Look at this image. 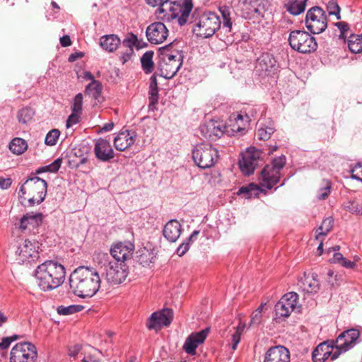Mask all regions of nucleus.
<instances>
[{
  "label": "nucleus",
  "mask_w": 362,
  "mask_h": 362,
  "mask_svg": "<svg viewBox=\"0 0 362 362\" xmlns=\"http://www.w3.org/2000/svg\"><path fill=\"white\" fill-rule=\"evenodd\" d=\"M70 292L85 298L93 297L100 287L101 279L95 269L78 267L69 276Z\"/></svg>",
  "instance_id": "1"
},
{
  "label": "nucleus",
  "mask_w": 362,
  "mask_h": 362,
  "mask_svg": "<svg viewBox=\"0 0 362 362\" xmlns=\"http://www.w3.org/2000/svg\"><path fill=\"white\" fill-rule=\"evenodd\" d=\"M65 276L64 267L53 260L44 262L35 271L37 285L44 291L58 288L64 281Z\"/></svg>",
  "instance_id": "2"
},
{
  "label": "nucleus",
  "mask_w": 362,
  "mask_h": 362,
  "mask_svg": "<svg viewBox=\"0 0 362 362\" xmlns=\"http://www.w3.org/2000/svg\"><path fill=\"white\" fill-rule=\"evenodd\" d=\"M193 5L190 1L184 2L175 0H165L158 8L159 13H164L163 18L168 21L177 19L180 25H184L189 18Z\"/></svg>",
  "instance_id": "3"
},
{
  "label": "nucleus",
  "mask_w": 362,
  "mask_h": 362,
  "mask_svg": "<svg viewBox=\"0 0 362 362\" xmlns=\"http://www.w3.org/2000/svg\"><path fill=\"white\" fill-rule=\"evenodd\" d=\"M286 157L281 156L274 158L270 165H267L261 173V185L271 189L279 182L281 177L280 170L285 166Z\"/></svg>",
  "instance_id": "4"
},
{
  "label": "nucleus",
  "mask_w": 362,
  "mask_h": 362,
  "mask_svg": "<svg viewBox=\"0 0 362 362\" xmlns=\"http://www.w3.org/2000/svg\"><path fill=\"white\" fill-rule=\"evenodd\" d=\"M288 40L293 49L303 54L314 52L317 47L315 38L303 30L291 31Z\"/></svg>",
  "instance_id": "5"
},
{
  "label": "nucleus",
  "mask_w": 362,
  "mask_h": 362,
  "mask_svg": "<svg viewBox=\"0 0 362 362\" xmlns=\"http://www.w3.org/2000/svg\"><path fill=\"white\" fill-rule=\"evenodd\" d=\"M194 163L201 168H209L214 165L218 158V151L210 144L197 145L192 151Z\"/></svg>",
  "instance_id": "6"
},
{
  "label": "nucleus",
  "mask_w": 362,
  "mask_h": 362,
  "mask_svg": "<svg viewBox=\"0 0 362 362\" xmlns=\"http://www.w3.org/2000/svg\"><path fill=\"white\" fill-rule=\"evenodd\" d=\"M221 21L218 15L214 13H204L199 18L193 32L197 36L203 38L211 37L221 27Z\"/></svg>",
  "instance_id": "7"
},
{
  "label": "nucleus",
  "mask_w": 362,
  "mask_h": 362,
  "mask_svg": "<svg viewBox=\"0 0 362 362\" xmlns=\"http://www.w3.org/2000/svg\"><path fill=\"white\" fill-rule=\"evenodd\" d=\"M305 23L307 29L313 34H320L327 27L325 11L320 6L310 8L305 16Z\"/></svg>",
  "instance_id": "8"
},
{
  "label": "nucleus",
  "mask_w": 362,
  "mask_h": 362,
  "mask_svg": "<svg viewBox=\"0 0 362 362\" xmlns=\"http://www.w3.org/2000/svg\"><path fill=\"white\" fill-rule=\"evenodd\" d=\"M359 337L360 332L355 328L341 332L334 341L336 351L332 356V360H335L340 354L352 349L358 343Z\"/></svg>",
  "instance_id": "9"
},
{
  "label": "nucleus",
  "mask_w": 362,
  "mask_h": 362,
  "mask_svg": "<svg viewBox=\"0 0 362 362\" xmlns=\"http://www.w3.org/2000/svg\"><path fill=\"white\" fill-rule=\"evenodd\" d=\"M37 355L36 347L32 343H18L11 351L10 362H35Z\"/></svg>",
  "instance_id": "10"
},
{
  "label": "nucleus",
  "mask_w": 362,
  "mask_h": 362,
  "mask_svg": "<svg viewBox=\"0 0 362 362\" xmlns=\"http://www.w3.org/2000/svg\"><path fill=\"white\" fill-rule=\"evenodd\" d=\"M104 270L106 280L112 284L122 283L128 275L127 264L118 263L110 260H107V263L104 264Z\"/></svg>",
  "instance_id": "11"
},
{
  "label": "nucleus",
  "mask_w": 362,
  "mask_h": 362,
  "mask_svg": "<svg viewBox=\"0 0 362 362\" xmlns=\"http://www.w3.org/2000/svg\"><path fill=\"white\" fill-rule=\"evenodd\" d=\"M261 156V152L255 147H250L243 154L242 159L239 161L241 171L245 175H251L254 173L258 165Z\"/></svg>",
  "instance_id": "12"
},
{
  "label": "nucleus",
  "mask_w": 362,
  "mask_h": 362,
  "mask_svg": "<svg viewBox=\"0 0 362 362\" xmlns=\"http://www.w3.org/2000/svg\"><path fill=\"white\" fill-rule=\"evenodd\" d=\"M173 319V310L169 308H165L160 311L152 313L147 320L146 326L149 329L158 330L162 327L169 326Z\"/></svg>",
  "instance_id": "13"
},
{
  "label": "nucleus",
  "mask_w": 362,
  "mask_h": 362,
  "mask_svg": "<svg viewBox=\"0 0 362 362\" xmlns=\"http://www.w3.org/2000/svg\"><path fill=\"white\" fill-rule=\"evenodd\" d=\"M169 31L162 22L151 23L146 30V36L151 44L158 45L163 43L168 37Z\"/></svg>",
  "instance_id": "14"
},
{
  "label": "nucleus",
  "mask_w": 362,
  "mask_h": 362,
  "mask_svg": "<svg viewBox=\"0 0 362 362\" xmlns=\"http://www.w3.org/2000/svg\"><path fill=\"white\" fill-rule=\"evenodd\" d=\"M25 185L28 189L29 195H36L38 197L37 204H41L47 194V182L37 176H33L27 179Z\"/></svg>",
  "instance_id": "15"
},
{
  "label": "nucleus",
  "mask_w": 362,
  "mask_h": 362,
  "mask_svg": "<svg viewBox=\"0 0 362 362\" xmlns=\"http://www.w3.org/2000/svg\"><path fill=\"white\" fill-rule=\"evenodd\" d=\"M134 245L129 243H118L112 246L110 254L113 258L112 262L126 264L125 261L132 257Z\"/></svg>",
  "instance_id": "16"
},
{
  "label": "nucleus",
  "mask_w": 362,
  "mask_h": 362,
  "mask_svg": "<svg viewBox=\"0 0 362 362\" xmlns=\"http://www.w3.org/2000/svg\"><path fill=\"white\" fill-rule=\"evenodd\" d=\"M334 340L326 341L320 343L312 353V360L313 362H325L329 358L332 360V356L334 352L333 349L335 347Z\"/></svg>",
  "instance_id": "17"
},
{
  "label": "nucleus",
  "mask_w": 362,
  "mask_h": 362,
  "mask_svg": "<svg viewBox=\"0 0 362 362\" xmlns=\"http://www.w3.org/2000/svg\"><path fill=\"white\" fill-rule=\"evenodd\" d=\"M94 153L95 157L103 162H109L115 157V152L110 141L102 138L95 141Z\"/></svg>",
  "instance_id": "18"
},
{
  "label": "nucleus",
  "mask_w": 362,
  "mask_h": 362,
  "mask_svg": "<svg viewBox=\"0 0 362 362\" xmlns=\"http://www.w3.org/2000/svg\"><path fill=\"white\" fill-rule=\"evenodd\" d=\"M36 243H32L28 240H25L18 247L16 254L19 256V259L22 262H33L38 258V251L37 250Z\"/></svg>",
  "instance_id": "19"
},
{
  "label": "nucleus",
  "mask_w": 362,
  "mask_h": 362,
  "mask_svg": "<svg viewBox=\"0 0 362 362\" xmlns=\"http://www.w3.org/2000/svg\"><path fill=\"white\" fill-rule=\"evenodd\" d=\"M209 328H206L199 332L191 334L185 340L183 346L185 351L190 355H194L199 344L203 343L207 337Z\"/></svg>",
  "instance_id": "20"
},
{
  "label": "nucleus",
  "mask_w": 362,
  "mask_h": 362,
  "mask_svg": "<svg viewBox=\"0 0 362 362\" xmlns=\"http://www.w3.org/2000/svg\"><path fill=\"white\" fill-rule=\"evenodd\" d=\"M256 68L258 71L269 75L278 70L279 64L272 54L266 52L257 59Z\"/></svg>",
  "instance_id": "21"
},
{
  "label": "nucleus",
  "mask_w": 362,
  "mask_h": 362,
  "mask_svg": "<svg viewBox=\"0 0 362 362\" xmlns=\"http://www.w3.org/2000/svg\"><path fill=\"white\" fill-rule=\"evenodd\" d=\"M224 127L217 122L211 120L202 124L199 130L202 135L207 139L214 140L221 138L223 134Z\"/></svg>",
  "instance_id": "22"
},
{
  "label": "nucleus",
  "mask_w": 362,
  "mask_h": 362,
  "mask_svg": "<svg viewBox=\"0 0 362 362\" xmlns=\"http://www.w3.org/2000/svg\"><path fill=\"white\" fill-rule=\"evenodd\" d=\"M290 352L283 346L271 347L265 354L264 362H289Z\"/></svg>",
  "instance_id": "23"
},
{
  "label": "nucleus",
  "mask_w": 362,
  "mask_h": 362,
  "mask_svg": "<svg viewBox=\"0 0 362 362\" xmlns=\"http://www.w3.org/2000/svg\"><path fill=\"white\" fill-rule=\"evenodd\" d=\"M136 133L134 131L120 132L114 139V146L117 151H124L135 142Z\"/></svg>",
  "instance_id": "24"
},
{
  "label": "nucleus",
  "mask_w": 362,
  "mask_h": 362,
  "mask_svg": "<svg viewBox=\"0 0 362 362\" xmlns=\"http://www.w3.org/2000/svg\"><path fill=\"white\" fill-rule=\"evenodd\" d=\"M302 291L308 293H315L320 290V283L317 275L315 273L305 274L298 284Z\"/></svg>",
  "instance_id": "25"
},
{
  "label": "nucleus",
  "mask_w": 362,
  "mask_h": 362,
  "mask_svg": "<svg viewBox=\"0 0 362 362\" xmlns=\"http://www.w3.org/2000/svg\"><path fill=\"white\" fill-rule=\"evenodd\" d=\"M174 57H173L172 59L163 62L164 65L162 69L166 71V74L163 76L165 78H173L182 64V56L178 51L175 52Z\"/></svg>",
  "instance_id": "26"
},
{
  "label": "nucleus",
  "mask_w": 362,
  "mask_h": 362,
  "mask_svg": "<svg viewBox=\"0 0 362 362\" xmlns=\"http://www.w3.org/2000/svg\"><path fill=\"white\" fill-rule=\"evenodd\" d=\"M42 213H27L20 219L19 228L21 231L30 230V227L35 228L42 223Z\"/></svg>",
  "instance_id": "27"
},
{
  "label": "nucleus",
  "mask_w": 362,
  "mask_h": 362,
  "mask_svg": "<svg viewBox=\"0 0 362 362\" xmlns=\"http://www.w3.org/2000/svg\"><path fill=\"white\" fill-rule=\"evenodd\" d=\"M181 230V224L177 220L173 219L165 225L163 234L169 242L175 243L179 238Z\"/></svg>",
  "instance_id": "28"
},
{
  "label": "nucleus",
  "mask_w": 362,
  "mask_h": 362,
  "mask_svg": "<svg viewBox=\"0 0 362 362\" xmlns=\"http://www.w3.org/2000/svg\"><path fill=\"white\" fill-rule=\"evenodd\" d=\"M267 4L264 0H250L246 5V9L251 17L259 18L263 16Z\"/></svg>",
  "instance_id": "29"
},
{
  "label": "nucleus",
  "mask_w": 362,
  "mask_h": 362,
  "mask_svg": "<svg viewBox=\"0 0 362 362\" xmlns=\"http://www.w3.org/2000/svg\"><path fill=\"white\" fill-rule=\"evenodd\" d=\"M148 107L151 110H154L156 108V105L158 102V87L157 83L156 76L152 75L150 78L149 91H148Z\"/></svg>",
  "instance_id": "30"
},
{
  "label": "nucleus",
  "mask_w": 362,
  "mask_h": 362,
  "mask_svg": "<svg viewBox=\"0 0 362 362\" xmlns=\"http://www.w3.org/2000/svg\"><path fill=\"white\" fill-rule=\"evenodd\" d=\"M120 42V39L115 35H104L100 39V45L109 52L116 50Z\"/></svg>",
  "instance_id": "31"
},
{
  "label": "nucleus",
  "mask_w": 362,
  "mask_h": 362,
  "mask_svg": "<svg viewBox=\"0 0 362 362\" xmlns=\"http://www.w3.org/2000/svg\"><path fill=\"white\" fill-rule=\"evenodd\" d=\"M308 0H288L285 4L286 11L293 16H298L305 10Z\"/></svg>",
  "instance_id": "32"
},
{
  "label": "nucleus",
  "mask_w": 362,
  "mask_h": 362,
  "mask_svg": "<svg viewBox=\"0 0 362 362\" xmlns=\"http://www.w3.org/2000/svg\"><path fill=\"white\" fill-rule=\"evenodd\" d=\"M103 90L102 83L97 80H93L91 83H88L85 89L86 95H88L95 100L100 102L101 93Z\"/></svg>",
  "instance_id": "33"
},
{
  "label": "nucleus",
  "mask_w": 362,
  "mask_h": 362,
  "mask_svg": "<svg viewBox=\"0 0 362 362\" xmlns=\"http://www.w3.org/2000/svg\"><path fill=\"white\" fill-rule=\"evenodd\" d=\"M260 191L259 187L254 183H250L246 186L241 187L237 194L238 195L244 194L245 198L250 199L257 197Z\"/></svg>",
  "instance_id": "34"
},
{
  "label": "nucleus",
  "mask_w": 362,
  "mask_h": 362,
  "mask_svg": "<svg viewBox=\"0 0 362 362\" xmlns=\"http://www.w3.org/2000/svg\"><path fill=\"white\" fill-rule=\"evenodd\" d=\"M348 47L353 53H360L362 52V34H351L348 39Z\"/></svg>",
  "instance_id": "35"
},
{
  "label": "nucleus",
  "mask_w": 362,
  "mask_h": 362,
  "mask_svg": "<svg viewBox=\"0 0 362 362\" xmlns=\"http://www.w3.org/2000/svg\"><path fill=\"white\" fill-rule=\"evenodd\" d=\"M27 148V142L21 138H15L9 144V149L16 155L22 154Z\"/></svg>",
  "instance_id": "36"
},
{
  "label": "nucleus",
  "mask_w": 362,
  "mask_h": 362,
  "mask_svg": "<svg viewBox=\"0 0 362 362\" xmlns=\"http://www.w3.org/2000/svg\"><path fill=\"white\" fill-rule=\"evenodd\" d=\"M153 57V52L148 51L145 52L141 58L142 69L146 74H150L153 70L154 64Z\"/></svg>",
  "instance_id": "37"
},
{
  "label": "nucleus",
  "mask_w": 362,
  "mask_h": 362,
  "mask_svg": "<svg viewBox=\"0 0 362 362\" xmlns=\"http://www.w3.org/2000/svg\"><path fill=\"white\" fill-rule=\"evenodd\" d=\"M199 233V230H194L192 234L177 249V254L183 256L189 249L191 242L194 241Z\"/></svg>",
  "instance_id": "38"
},
{
  "label": "nucleus",
  "mask_w": 362,
  "mask_h": 362,
  "mask_svg": "<svg viewBox=\"0 0 362 362\" xmlns=\"http://www.w3.org/2000/svg\"><path fill=\"white\" fill-rule=\"evenodd\" d=\"M173 45V42H171L158 49V53L160 61H168L175 57L174 55L175 54V52L177 50H172Z\"/></svg>",
  "instance_id": "39"
},
{
  "label": "nucleus",
  "mask_w": 362,
  "mask_h": 362,
  "mask_svg": "<svg viewBox=\"0 0 362 362\" xmlns=\"http://www.w3.org/2000/svg\"><path fill=\"white\" fill-rule=\"evenodd\" d=\"M333 225L334 219L332 217H327L325 218L320 226L316 230L317 233L316 239H318L320 235H327V234L332 229Z\"/></svg>",
  "instance_id": "40"
},
{
  "label": "nucleus",
  "mask_w": 362,
  "mask_h": 362,
  "mask_svg": "<svg viewBox=\"0 0 362 362\" xmlns=\"http://www.w3.org/2000/svg\"><path fill=\"white\" fill-rule=\"evenodd\" d=\"M34 111L30 107H23L17 113V119L20 123L27 124L33 119Z\"/></svg>",
  "instance_id": "41"
},
{
  "label": "nucleus",
  "mask_w": 362,
  "mask_h": 362,
  "mask_svg": "<svg viewBox=\"0 0 362 362\" xmlns=\"http://www.w3.org/2000/svg\"><path fill=\"white\" fill-rule=\"evenodd\" d=\"M332 187V182L327 180L324 179L322 180L321 186L318 190L317 199L320 200L326 199L330 194V189Z\"/></svg>",
  "instance_id": "42"
},
{
  "label": "nucleus",
  "mask_w": 362,
  "mask_h": 362,
  "mask_svg": "<svg viewBox=\"0 0 362 362\" xmlns=\"http://www.w3.org/2000/svg\"><path fill=\"white\" fill-rule=\"evenodd\" d=\"M154 258L155 255L152 252L144 249L141 251V253L138 257V262L143 267H146L153 262Z\"/></svg>",
  "instance_id": "43"
},
{
  "label": "nucleus",
  "mask_w": 362,
  "mask_h": 362,
  "mask_svg": "<svg viewBox=\"0 0 362 362\" xmlns=\"http://www.w3.org/2000/svg\"><path fill=\"white\" fill-rule=\"evenodd\" d=\"M274 310L277 317H288L293 310L291 307L281 303L280 300L275 305Z\"/></svg>",
  "instance_id": "44"
},
{
  "label": "nucleus",
  "mask_w": 362,
  "mask_h": 362,
  "mask_svg": "<svg viewBox=\"0 0 362 362\" xmlns=\"http://www.w3.org/2000/svg\"><path fill=\"white\" fill-rule=\"evenodd\" d=\"M84 307L81 305H71L69 306H59L57 308V313L62 315H68L71 314H74L76 313H78L81 311Z\"/></svg>",
  "instance_id": "45"
},
{
  "label": "nucleus",
  "mask_w": 362,
  "mask_h": 362,
  "mask_svg": "<svg viewBox=\"0 0 362 362\" xmlns=\"http://www.w3.org/2000/svg\"><path fill=\"white\" fill-rule=\"evenodd\" d=\"M298 298V295L296 293L289 292L283 296L280 300L281 303H284L287 306L291 307V309L294 310L297 305Z\"/></svg>",
  "instance_id": "46"
},
{
  "label": "nucleus",
  "mask_w": 362,
  "mask_h": 362,
  "mask_svg": "<svg viewBox=\"0 0 362 362\" xmlns=\"http://www.w3.org/2000/svg\"><path fill=\"white\" fill-rule=\"evenodd\" d=\"M274 132V128L272 127L265 126L259 127L256 136L259 140L267 141Z\"/></svg>",
  "instance_id": "47"
},
{
  "label": "nucleus",
  "mask_w": 362,
  "mask_h": 362,
  "mask_svg": "<svg viewBox=\"0 0 362 362\" xmlns=\"http://www.w3.org/2000/svg\"><path fill=\"white\" fill-rule=\"evenodd\" d=\"M345 210L356 215L362 214V206L356 201H349L344 204Z\"/></svg>",
  "instance_id": "48"
},
{
  "label": "nucleus",
  "mask_w": 362,
  "mask_h": 362,
  "mask_svg": "<svg viewBox=\"0 0 362 362\" xmlns=\"http://www.w3.org/2000/svg\"><path fill=\"white\" fill-rule=\"evenodd\" d=\"M59 135L60 132L57 129H54L49 131L46 135L45 140V144L49 146L55 145L57 141V139H59Z\"/></svg>",
  "instance_id": "49"
},
{
  "label": "nucleus",
  "mask_w": 362,
  "mask_h": 362,
  "mask_svg": "<svg viewBox=\"0 0 362 362\" xmlns=\"http://www.w3.org/2000/svg\"><path fill=\"white\" fill-rule=\"evenodd\" d=\"M327 10L329 15H334L337 19L341 18L340 8L335 0H330L327 5Z\"/></svg>",
  "instance_id": "50"
},
{
  "label": "nucleus",
  "mask_w": 362,
  "mask_h": 362,
  "mask_svg": "<svg viewBox=\"0 0 362 362\" xmlns=\"http://www.w3.org/2000/svg\"><path fill=\"white\" fill-rule=\"evenodd\" d=\"M245 327V325H240L237 327L235 332L232 336V346L231 349L233 351H235L237 349L238 344L240 341V336L242 332Z\"/></svg>",
  "instance_id": "51"
},
{
  "label": "nucleus",
  "mask_w": 362,
  "mask_h": 362,
  "mask_svg": "<svg viewBox=\"0 0 362 362\" xmlns=\"http://www.w3.org/2000/svg\"><path fill=\"white\" fill-rule=\"evenodd\" d=\"M230 118H233V119L238 124L237 129L235 130L233 129V132H241L245 131V128L241 127L239 122H240L241 123H243L244 120L245 121V122H247L249 121V117L247 116V115L245 114V115H243L241 113L238 115H233L230 116Z\"/></svg>",
  "instance_id": "52"
},
{
  "label": "nucleus",
  "mask_w": 362,
  "mask_h": 362,
  "mask_svg": "<svg viewBox=\"0 0 362 362\" xmlns=\"http://www.w3.org/2000/svg\"><path fill=\"white\" fill-rule=\"evenodd\" d=\"M136 41H137V37L135 35L132 33L129 36H128L123 40L122 45L123 47L128 49L129 51H130V53H133L134 52L133 47H134V45H135Z\"/></svg>",
  "instance_id": "53"
},
{
  "label": "nucleus",
  "mask_w": 362,
  "mask_h": 362,
  "mask_svg": "<svg viewBox=\"0 0 362 362\" xmlns=\"http://www.w3.org/2000/svg\"><path fill=\"white\" fill-rule=\"evenodd\" d=\"M62 163V159L57 158V159L54 160L49 165L44 166L45 171L49 172V173H57L59 170V169L60 168Z\"/></svg>",
  "instance_id": "54"
},
{
  "label": "nucleus",
  "mask_w": 362,
  "mask_h": 362,
  "mask_svg": "<svg viewBox=\"0 0 362 362\" xmlns=\"http://www.w3.org/2000/svg\"><path fill=\"white\" fill-rule=\"evenodd\" d=\"M82 104H83V95L82 93H78L74 99L72 105V111L75 112H81L82 111Z\"/></svg>",
  "instance_id": "55"
},
{
  "label": "nucleus",
  "mask_w": 362,
  "mask_h": 362,
  "mask_svg": "<svg viewBox=\"0 0 362 362\" xmlns=\"http://www.w3.org/2000/svg\"><path fill=\"white\" fill-rule=\"evenodd\" d=\"M19 338V336L17 334H14L11 337H4L1 340V342H0V349L4 350L9 347L11 344L17 340Z\"/></svg>",
  "instance_id": "56"
},
{
  "label": "nucleus",
  "mask_w": 362,
  "mask_h": 362,
  "mask_svg": "<svg viewBox=\"0 0 362 362\" xmlns=\"http://www.w3.org/2000/svg\"><path fill=\"white\" fill-rule=\"evenodd\" d=\"M334 25L337 26L340 31V35L339 36V38L345 39L346 33L349 30V26L348 23H346V22H344V21H341V22L335 23Z\"/></svg>",
  "instance_id": "57"
},
{
  "label": "nucleus",
  "mask_w": 362,
  "mask_h": 362,
  "mask_svg": "<svg viewBox=\"0 0 362 362\" xmlns=\"http://www.w3.org/2000/svg\"><path fill=\"white\" fill-rule=\"evenodd\" d=\"M81 112H75L72 111V113L69 116L66 126L67 128L72 127L74 124H76L79 122Z\"/></svg>",
  "instance_id": "58"
},
{
  "label": "nucleus",
  "mask_w": 362,
  "mask_h": 362,
  "mask_svg": "<svg viewBox=\"0 0 362 362\" xmlns=\"http://www.w3.org/2000/svg\"><path fill=\"white\" fill-rule=\"evenodd\" d=\"M262 314L259 313V311H255L252 313V318L250 320V325H259L262 322Z\"/></svg>",
  "instance_id": "59"
},
{
  "label": "nucleus",
  "mask_w": 362,
  "mask_h": 362,
  "mask_svg": "<svg viewBox=\"0 0 362 362\" xmlns=\"http://www.w3.org/2000/svg\"><path fill=\"white\" fill-rule=\"evenodd\" d=\"M12 181L9 177H0V187L2 189H6L11 185Z\"/></svg>",
  "instance_id": "60"
},
{
  "label": "nucleus",
  "mask_w": 362,
  "mask_h": 362,
  "mask_svg": "<svg viewBox=\"0 0 362 362\" xmlns=\"http://www.w3.org/2000/svg\"><path fill=\"white\" fill-rule=\"evenodd\" d=\"M81 346L78 344H76L69 349V354L71 357H75L79 354Z\"/></svg>",
  "instance_id": "61"
},
{
  "label": "nucleus",
  "mask_w": 362,
  "mask_h": 362,
  "mask_svg": "<svg viewBox=\"0 0 362 362\" xmlns=\"http://www.w3.org/2000/svg\"><path fill=\"white\" fill-rule=\"evenodd\" d=\"M84 56V53L82 52H76L74 53H72L69 57V62H74L76 61L77 59L82 58Z\"/></svg>",
  "instance_id": "62"
},
{
  "label": "nucleus",
  "mask_w": 362,
  "mask_h": 362,
  "mask_svg": "<svg viewBox=\"0 0 362 362\" xmlns=\"http://www.w3.org/2000/svg\"><path fill=\"white\" fill-rule=\"evenodd\" d=\"M341 266L347 269H354L356 267V263L344 258L340 263Z\"/></svg>",
  "instance_id": "63"
},
{
  "label": "nucleus",
  "mask_w": 362,
  "mask_h": 362,
  "mask_svg": "<svg viewBox=\"0 0 362 362\" xmlns=\"http://www.w3.org/2000/svg\"><path fill=\"white\" fill-rule=\"evenodd\" d=\"M114 123L112 122H110L105 123L100 129V132H108L112 130L114 127Z\"/></svg>",
  "instance_id": "64"
}]
</instances>
